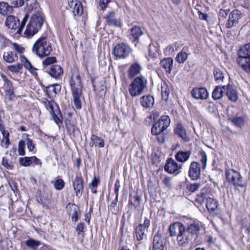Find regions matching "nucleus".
Returning <instances> with one entry per match:
<instances>
[{
	"label": "nucleus",
	"mask_w": 250,
	"mask_h": 250,
	"mask_svg": "<svg viewBox=\"0 0 250 250\" xmlns=\"http://www.w3.org/2000/svg\"><path fill=\"white\" fill-rule=\"evenodd\" d=\"M199 153L201 157L200 161L202 164V168L203 169H205L207 166V156L206 152L203 150H201Z\"/></svg>",
	"instance_id": "nucleus-48"
},
{
	"label": "nucleus",
	"mask_w": 250,
	"mask_h": 250,
	"mask_svg": "<svg viewBox=\"0 0 250 250\" xmlns=\"http://www.w3.org/2000/svg\"><path fill=\"white\" fill-rule=\"evenodd\" d=\"M74 105L77 109H81L82 108V104L81 98L82 96H72Z\"/></svg>",
	"instance_id": "nucleus-56"
},
{
	"label": "nucleus",
	"mask_w": 250,
	"mask_h": 250,
	"mask_svg": "<svg viewBox=\"0 0 250 250\" xmlns=\"http://www.w3.org/2000/svg\"><path fill=\"white\" fill-rule=\"evenodd\" d=\"M141 198L138 195H135L134 197L130 196L129 200V204H131L133 206L136 208L139 206L140 203Z\"/></svg>",
	"instance_id": "nucleus-50"
},
{
	"label": "nucleus",
	"mask_w": 250,
	"mask_h": 250,
	"mask_svg": "<svg viewBox=\"0 0 250 250\" xmlns=\"http://www.w3.org/2000/svg\"><path fill=\"white\" fill-rule=\"evenodd\" d=\"M147 80L142 75L135 78L128 87V91L132 97L142 94L144 90L147 88Z\"/></svg>",
	"instance_id": "nucleus-4"
},
{
	"label": "nucleus",
	"mask_w": 250,
	"mask_h": 250,
	"mask_svg": "<svg viewBox=\"0 0 250 250\" xmlns=\"http://www.w3.org/2000/svg\"><path fill=\"white\" fill-rule=\"evenodd\" d=\"M206 207L209 212H213L218 208V202L213 198L208 197L206 199Z\"/></svg>",
	"instance_id": "nucleus-37"
},
{
	"label": "nucleus",
	"mask_w": 250,
	"mask_h": 250,
	"mask_svg": "<svg viewBox=\"0 0 250 250\" xmlns=\"http://www.w3.org/2000/svg\"><path fill=\"white\" fill-rule=\"evenodd\" d=\"M43 21L44 19L42 13L38 10L36 11L31 16L29 23L26 26L24 32V36L28 38L33 37L41 29Z\"/></svg>",
	"instance_id": "nucleus-2"
},
{
	"label": "nucleus",
	"mask_w": 250,
	"mask_h": 250,
	"mask_svg": "<svg viewBox=\"0 0 250 250\" xmlns=\"http://www.w3.org/2000/svg\"><path fill=\"white\" fill-rule=\"evenodd\" d=\"M19 164L21 166L25 167H29L32 165H33L34 166L36 165L39 166L41 167L42 163L39 159L34 156L20 158Z\"/></svg>",
	"instance_id": "nucleus-13"
},
{
	"label": "nucleus",
	"mask_w": 250,
	"mask_h": 250,
	"mask_svg": "<svg viewBox=\"0 0 250 250\" xmlns=\"http://www.w3.org/2000/svg\"><path fill=\"white\" fill-rule=\"evenodd\" d=\"M84 226L85 224L84 222H81L77 225L76 228V230L78 235H80L82 232H83Z\"/></svg>",
	"instance_id": "nucleus-62"
},
{
	"label": "nucleus",
	"mask_w": 250,
	"mask_h": 250,
	"mask_svg": "<svg viewBox=\"0 0 250 250\" xmlns=\"http://www.w3.org/2000/svg\"><path fill=\"white\" fill-rule=\"evenodd\" d=\"M27 146L29 151H33L35 148V144L31 139L27 138Z\"/></svg>",
	"instance_id": "nucleus-60"
},
{
	"label": "nucleus",
	"mask_w": 250,
	"mask_h": 250,
	"mask_svg": "<svg viewBox=\"0 0 250 250\" xmlns=\"http://www.w3.org/2000/svg\"><path fill=\"white\" fill-rule=\"evenodd\" d=\"M10 44H11L13 45V48L17 52H18L19 53H23V52L24 51V47H23L22 46H21L20 45H19L18 44H17V43H15V42L12 43L11 42Z\"/></svg>",
	"instance_id": "nucleus-59"
},
{
	"label": "nucleus",
	"mask_w": 250,
	"mask_h": 250,
	"mask_svg": "<svg viewBox=\"0 0 250 250\" xmlns=\"http://www.w3.org/2000/svg\"><path fill=\"white\" fill-rule=\"evenodd\" d=\"M234 108L232 107L228 110V115L229 116L228 120L235 126L238 128H242L244 126L245 121V118L243 116H234L230 114V112H232V109Z\"/></svg>",
	"instance_id": "nucleus-20"
},
{
	"label": "nucleus",
	"mask_w": 250,
	"mask_h": 250,
	"mask_svg": "<svg viewBox=\"0 0 250 250\" xmlns=\"http://www.w3.org/2000/svg\"><path fill=\"white\" fill-rule=\"evenodd\" d=\"M182 165L179 166L177 163L171 158L167 160V163L164 167L165 170L170 174H179Z\"/></svg>",
	"instance_id": "nucleus-12"
},
{
	"label": "nucleus",
	"mask_w": 250,
	"mask_h": 250,
	"mask_svg": "<svg viewBox=\"0 0 250 250\" xmlns=\"http://www.w3.org/2000/svg\"><path fill=\"white\" fill-rule=\"evenodd\" d=\"M28 13H29L26 12V14L25 15L24 18L21 21V22L20 23V27L16 32L17 34L20 35L21 33L22 30L25 26L26 22L29 18Z\"/></svg>",
	"instance_id": "nucleus-47"
},
{
	"label": "nucleus",
	"mask_w": 250,
	"mask_h": 250,
	"mask_svg": "<svg viewBox=\"0 0 250 250\" xmlns=\"http://www.w3.org/2000/svg\"><path fill=\"white\" fill-rule=\"evenodd\" d=\"M143 34V31L141 27L137 25H135L129 30L128 38L132 42H138L139 38Z\"/></svg>",
	"instance_id": "nucleus-18"
},
{
	"label": "nucleus",
	"mask_w": 250,
	"mask_h": 250,
	"mask_svg": "<svg viewBox=\"0 0 250 250\" xmlns=\"http://www.w3.org/2000/svg\"><path fill=\"white\" fill-rule=\"evenodd\" d=\"M236 62L247 73H250V42L241 46L238 52Z\"/></svg>",
	"instance_id": "nucleus-3"
},
{
	"label": "nucleus",
	"mask_w": 250,
	"mask_h": 250,
	"mask_svg": "<svg viewBox=\"0 0 250 250\" xmlns=\"http://www.w3.org/2000/svg\"><path fill=\"white\" fill-rule=\"evenodd\" d=\"M1 78L4 83V87L6 94L10 97V99L15 97L14 88L12 82L9 80L6 76L3 74L1 75Z\"/></svg>",
	"instance_id": "nucleus-22"
},
{
	"label": "nucleus",
	"mask_w": 250,
	"mask_h": 250,
	"mask_svg": "<svg viewBox=\"0 0 250 250\" xmlns=\"http://www.w3.org/2000/svg\"><path fill=\"white\" fill-rule=\"evenodd\" d=\"M91 141L89 142V146L92 147L95 145V146H98L100 147H103L104 146V140L100 137L95 135L92 134L90 137Z\"/></svg>",
	"instance_id": "nucleus-36"
},
{
	"label": "nucleus",
	"mask_w": 250,
	"mask_h": 250,
	"mask_svg": "<svg viewBox=\"0 0 250 250\" xmlns=\"http://www.w3.org/2000/svg\"><path fill=\"white\" fill-rule=\"evenodd\" d=\"M46 58L42 62V70H46V67L50 65L53 64L54 63L57 62V58L56 57H46Z\"/></svg>",
	"instance_id": "nucleus-43"
},
{
	"label": "nucleus",
	"mask_w": 250,
	"mask_h": 250,
	"mask_svg": "<svg viewBox=\"0 0 250 250\" xmlns=\"http://www.w3.org/2000/svg\"><path fill=\"white\" fill-rule=\"evenodd\" d=\"M51 77L54 79H58L63 74L62 68L58 65L53 64L49 69V70H45Z\"/></svg>",
	"instance_id": "nucleus-24"
},
{
	"label": "nucleus",
	"mask_w": 250,
	"mask_h": 250,
	"mask_svg": "<svg viewBox=\"0 0 250 250\" xmlns=\"http://www.w3.org/2000/svg\"><path fill=\"white\" fill-rule=\"evenodd\" d=\"M25 142L24 140H20L18 143V153L20 156H24L25 154Z\"/></svg>",
	"instance_id": "nucleus-49"
},
{
	"label": "nucleus",
	"mask_w": 250,
	"mask_h": 250,
	"mask_svg": "<svg viewBox=\"0 0 250 250\" xmlns=\"http://www.w3.org/2000/svg\"><path fill=\"white\" fill-rule=\"evenodd\" d=\"M71 206V207L73 211L72 214L71 220L72 222H76L79 219V213L80 212V209L79 207L76 205L75 204L69 203L68 206Z\"/></svg>",
	"instance_id": "nucleus-42"
},
{
	"label": "nucleus",
	"mask_w": 250,
	"mask_h": 250,
	"mask_svg": "<svg viewBox=\"0 0 250 250\" xmlns=\"http://www.w3.org/2000/svg\"><path fill=\"white\" fill-rule=\"evenodd\" d=\"M222 88L226 91V95L229 100L232 102H236L237 100V92L231 84H228L227 85L223 86Z\"/></svg>",
	"instance_id": "nucleus-25"
},
{
	"label": "nucleus",
	"mask_w": 250,
	"mask_h": 250,
	"mask_svg": "<svg viewBox=\"0 0 250 250\" xmlns=\"http://www.w3.org/2000/svg\"><path fill=\"white\" fill-rule=\"evenodd\" d=\"M11 41L7 39L3 35L0 34V49H3L9 46Z\"/></svg>",
	"instance_id": "nucleus-46"
},
{
	"label": "nucleus",
	"mask_w": 250,
	"mask_h": 250,
	"mask_svg": "<svg viewBox=\"0 0 250 250\" xmlns=\"http://www.w3.org/2000/svg\"><path fill=\"white\" fill-rule=\"evenodd\" d=\"M13 12V8L9 2L5 1L0 2V14L2 16H6L8 14L12 13Z\"/></svg>",
	"instance_id": "nucleus-33"
},
{
	"label": "nucleus",
	"mask_w": 250,
	"mask_h": 250,
	"mask_svg": "<svg viewBox=\"0 0 250 250\" xmlns=\"http://www.w3.org/2000/svg\"><path fill=\"white\" fill-rule=\"evenodd\" d=\"M188 176L193 181H196L200 178L201 177V166L200 163L193 161L191 163L189 170Z\"/></svg>",
	"instance_id": "nucleus-11"
},
{
	"label": "nucleus",
	"mask_w": 250,
	"mask_h": 250,
	"mask_svg": "<svg viewBox=\"0 0 250 250\" xmlns=\"http://www.w3.org/2000/svg\"><path fill=\"white\" fill-rule=\"evenodd\" d=\"M26 245L27 247L35 249L40 245V242L30 239L26 241Z\"/></svg>",
	"instance_id": "nucleus-55"
},
{
	"label": "nucleus",
	"mask_w": 250,
	"mask_h": 250,
	"mask_svg": "<svg viewBox=\"0 0 250 250\" xmlns=\"http://www.w3.org/2000/svg\"><path fill=\"white\" fill-rule=\"evenodd\" d=\"M115 11H109L104 17L107 24L109 26L121 27L122 22L120 20H117L116 17Z\"/></svg>",
	"instance_id": "nucleus-19"
},
{
	"label": "nucleus",
	"mask_w": 250,
	"mask_h": 250,
	"mask_svg": "<svg viewBox=\"0 0 250 250\" xmlns=\"http://www.w3.org/2000/svg\"><path fill=\"white\" fill-rule=\"evenodd\" d=\"M166 244V240L162 233L158 230L154 235L152 242V250H163Z\"/></svg>",
	"instance_id": "nucleus-10"
},
{
	"label": "nucleus",
	"mask_w": 250,
	"mask_h": 250,
	"mask_svg": "<svg viewBox=\"0 0 250 250\" xmlns=\"http://www.w3.org/2000/svg\"><path fill=\"white\" fill-rule=\"evenodd\" d=\"M118 201V198L116 197L115 199L111 202L110 205L108 207V210H110L112 214H115L116 213V207L117 205Z\"/></svg>",
	"instance_id": "nucleus-58"
},
{
	"label": "nucleus",
	"mask_w": 250,
	"mask_h": 250,
	"mask_svg": "<svg viewBox=\"0 0 250 250\" xmlns=\"http://www.w3.org/2000/svg\"><path fill=\"white\" fill-rule=\"evenodd\" d=\"M83 179L81 174H76V177L73 182V186L74 190L76 193L77 197L80 198L83 194Z\"/></svg>",
	"instance_id": "nucleus-14"
},
{
	"label": "nucleus",
	"mask_w": 250,
	"mask_h": 250,
	"mask_svg": "<svg viewBox=\"0 0 250 250\" xmlns=\"http://www.w3.org/2000/svg\"><path fill=\"white\" fill-rule=\"evenodd\" d=\"M135 229L136 237L138 241H141L146 237L145 229L142 228V226H137Z\"/></svg>",
	"instance_id": "nucleus-41"
},
{
	"label": "nucleus",
	"mask_w": 250,
	"mask_h": 250,
	"mask_svg": "<svg viewBox=\"0 0 250 250\" xmlns=\"http://www.w3.org/2000/svg\"><path fill=\"white\" fill-rule=\"evenodd\" d=\"M132 49L126 43H121L117 44L114 48V54L119 59H125L127 58Z\"/></svg>",
	"instance_id": "nucleus-8"
},
{
	"label": "nucleus",
	"mask_w": 250,
	"mask_h": 250,
	"mask_svg": "<svg viewBox=\"0 0 250 250\" xmlns=\"http://www.w3.org/2000/svg\"><path fill=\"white\" fill-rule=\"evenodd\" d=\"M191 153L190 151H184L180 150L176 153L175 157L177 161L181 163H185L189 159Z\"/></svg>",
	"instance_id": "nucleus-31"
},
{
	"label": "nucleus",
	"mask_w": 250,
	"mask_h": 250,
	"mask_svg": "<svg viewBox=\"0 0 250 250\" xmlns=\"http://www.w3.org/2000/svg\"><path fill=\"white\" fill-rule=\"evenodd\" d=\"M2 165L7 169H12L14 167L12 162H9L8 160L3 157L2 160Z\"/></svg>",
	"instance_id": "nucleus-57"
},
{
	"label": "nucleus",
	"mask_w": 250,
	"mask_h": 250,
	"mask_svg": "<svg viewBox=\"0 0 250 250\" xmlns=\"http://www.w3.org/2000/svg\"><path fill=\"white\" fill-rule=\"evenodd\" d=\"M177 240L179 246L185 247L187 246L190 241L193 240V239H192V237H190L188 233L187 232L185 228L184 231L180 233L179 237L177 238Z\"/></svg>",
	"instance_id": "nucleus-26"
},
{
	"label": "nucleus",
	"mask_w": 250,
	"mask_h": 250,
	"mask_svg": "<svg viewBox=\"0 0 250 250\" xmlns=\"http://www.w3.org/2000/svg\"><path fill=\"white\" fill-rule=\"evenodd\" d=\"M21 60L22 62L24 61V65L26 69H29L31 68L32 67H33L31 63L27 60V59L25 57H22L21 58Z\"/></svg>",
	"instance_id": "nucleus-64"
},
{
	"label": "nucleus",
	"mask_w": 250,
	"mask_h": 250,
	"mask_svg": "<svg viewBox=\"0 0 250 250\" xmlns=\"http://www.w3.org/2000/svg\"><path fill=\"white\" fill-rule=\"evenodd\" d=\"M49 108L51 110L53 119L55 123L60 126L62 124L63 117L59 106L56 104L55 106L51 104H49Z\"/></svg>",
	"instance_id": "nucleus-17"
},
{
	"label": "nucleus",
	"mask_w": 250,
	"mask_h": 250,
	"mask_svg": "<svg viewBox=\"0 0 250 250\" xmlns=\"http://www.w3.org/2000/svg\"><path fill=\"white\" fill-rule=\"evenodd\" d=\"M226 177L227 181L235 187H243L242 177L238 171L230 168L226 169Z\"/></svg>",
	"instance_id": "nucleus-6"
},
{
	"label": "nucleus",
	"mask_w": 250,
	"mask_h": 250,
	"mask_svg": "<svg viewBox=\"0 0 250 250\" xmlns=\"http://www.w3.org/2000/svg\"><path fill=\"white\" fill-rule=\"evenodd\" d=\"M174 132L180 137L185 142L189 141L184 126L181 124H178L174 128Z\"/></svg>",
	"instance_id": "nucleus-29"
},
{
	"label": "nucleus",
	"mask_w": 250,
	"mask_h": 250,
	"mask_svg": "<svg viewBox=\"0 0 250 250\" xmlns=\"http://www.w3.org/2000/svg\"><path fill=\"white\" fill-rule=\"evenodd\" d=\"M186 227L181 222H177L171 224L168 228L170 236L179 237L180 233L184 231Z\"/></svg>",
	"instance_id": "nucleus-16"
},
{
	"label": "nucleus",
	"mask_w": 250,
	"mask_h": 250,
	"mask_svg": "<svg viewBox=\"0 0 250 250\" xmlns=\"http://www.w3.org/2000/svg\"><path fill=\"white\" fill-rule=\"evenodd\" d=\"M224 90L222 88V86H216L213 91L212 94V97L214 100H218L222 97Z\"/></svg>",
	"instance_id": "nucleus-44"
},
{
	"label": "nucleus",
	"mask_w": 250,
	"mask_h": 250,
	"mask_svg": "<svg viewBox=\"0 0 250 250\" xmlns=\"http://www.w3.org/2000/svg\"><path fill=\"white\" fill-rule=\"evenodd\" d=\"M173 60L170 57L163 59L160 62V65L165 69L167 74H170L173 68Z\"/></svg>",
	"instance_id": "nucleus-28"
},
{
	"label": "nucleus",
	"mask_w": 250,
	"mask_h": 250,
	"mask_svg": "<svg viewBox=\"0 0 250 250\" xmlns=\"http://www.w3.org/2000/svg\"><path fill=\"white\" fill-rule=\"evenodd\" d=\"M52 44L46 36H41L34 43L32 52L40 58L49 56L52 51Z\"/></svg>",
	"instance_id": "nucleus-1"
},
{
	"label": "nucleus",
	"mask_w": 250,
	"mask_h": 250,
	"mask_svg": "<svg viewBox=\"0 0 250 250\" xmlns=\"http://www.w3.org/2000/svg\"><path fill=\"white\" fill-rule=\"evenodd\" d=\"M187 232L188 233L192 239L195 242L199 237L200 231V225L198 223H193L188 225L186 228Z\"/></svg>",
	"instance_id": "nucleus-15"
},
{
	"label": "nucleus",
	"mask_w": 250,
	"mask_h": 250,
	"mask_svg": "<svg viewBox=\"0 0 250 250\" xmlns=\"http://www.w3.org/2000/svg\"><path fill=\"white\" fill-rule=\"evenodd\" d=\"M242 17L241 12L238 9L232 10L229 15V19L225 24L226 28H231L235 26L239 22V20Z\"/></svg>",
	"instance_id": "nucleus-9"
},
{
	"label": "nucleus",
	"mask_w": 250,
	"mask_h": 250,
	"mask_svg": "<svg viewBox=\"0 0 250 250\" xmlns=\"http://www.w3.org/2000/svg\"><path fill=\"white\" fill-rule=\"evenodd\" d=\"M70 84L72 96H83L82 91L83 85L81 81L80 76L79 74L77 75L75 79H73L72 77L71 78Z\"/></svg>",
	"instance_id": "nucleus-7"
},
{
	"label": "nucleus",
	"mask_w": 250,
	"mask_h": 250,
	"mask_svg": "<svg viewBox=\"0 0 250 250\" xmlns=\"http://www.w3.org/2000/svg\"><path fill=\"white\" fill-rule=\"evenodd\" d=\"M142 69V66L137 62L132 64L128 71L129 78H133L140 73Z\"/></svg>",
	"instance_id": "nucleus-32"
},
{
	"label": "nucleus",
	"mask_w": 250,
	"mask_h": 250,
	"mask_svg": "<svg viewBox=\"0 0 250 250\" xmlns=\"http://www.w3.org/2000/svg\"><path fill=\"white\" fill-rule=\"evenodd\" d=\"M213 75L215 82L219 83L223 82L224 76L222 71L218 68H215L213 70Z\"/></svg>",
	"instance_id": "nucleus-45"
},
{
	"label": "nucleus",
	"mask_w": 250,
	"mask_h": 250,
	"mask_svg": "<svg viewBox=\"0 0 250 250\" xmlns=\"http://www.w3.org/2000/svg\"><path fill=\"white\" fill-rule=\"evenodd\" d=\"M111 0H100L99 6L102 10H104L107 7Z\"/></svg>",
	"instance_id": "nucleus-61"
},
{
	"label": "nucleus",
	"mask_w": 250,
	"mask_h": 250,
	"mask_svg": "<svg viewBox=\"0 0 250 250\" xmlns=\"http://www.w3.org/2000/svg\"><path fill=\"white\" fill-rule=\"evenodd\" d=\"M61 89V86L59 84H52L46 87L45 91L50 98H53L56 96Z\"/></svg>",
	"instance_id": "nucleus-27"
},
{
	"label": "nucleus",
	"mask_w": 250,
	"mask_h": 250,
	"mask_svg": "<svg viewBox=\"0 0 250 250\" xmlns=\"http://www.w3.org/2000/svg\"><path fill=\"white\" fill-rule=\"evenodd\" d=\"M68 133L71 134H72L73 136L79 135L80 134V129L77 127L76 125H74L73 127L70 130Z\"/></svg>",
	"instance_id": "nucleus-63"
},
{
	"label": "nucleus",
	"mask_w": 250,
	"mask_h": 250,
	"mask_svg": "<svg viewBox=\"0 0 250 250\" xmlns=\"http://www.w3.org/2000/svg\"><path fill=\"white\" fill-rule=\"evenodd\" d=\"M3 60L8 63H12L17 61L18 57L17 53L13 51L4 52L3 55Z\"/></svg>",
	"instance_id": "nucleus-38"
},
{
	"label": "nucleus",
	"mask_w": 250,
	"mask_h": 250,
	"mask_svg": "<svg viewBox=\"0 0 250 250\" xmlns=\"http://www.w3.org/2000/svg\"><path fill=\"white\" fill-rule=\"evenodd\" d=\"M192 96L196 99H207L208 97V93L205 87L194 88L191 92Z\"/></svg>",
	"instance_id": "nucleus-21"
},
{
	"label": "nucleus",
	"mask_w": 250,
	"mask_h": 250,
	"mask_svg": "<svg viewBox=\"0 0 250 250\" xmlns=\"http://www.w3.org/2000/svg\"><path fill=\"white\" fill-rule=\"evenodd\" d=\"M11 6L14 7H20L22 6L24 3V0H8Z\"/></svg>",
	"instance_id": "nucleus-52"
},
{
	"label": "nucleus",
	"mask_w": 250,
	"mask_h": 250,
	"mask_svg": "<svg viewBox=\"0 0 250 250\" xmlns=\"http://www.w3.org/2000/svg\"><path fill=\"white\" fill-rule=\"evenodd\" d=\"M22 68V64L18 63L16 65H12L8 66V69L9 71L14 73H17Z\"/></svg>",
	"instance_id": "nucleus-54"
},
{
	"label": "nucleus",
	"mask_w": 250,
	"mask_h": 250,
	"mask_svg": "<svg viewBox=\"0 0 250 250\" xmlns=\"http://www.w3.org/2000/svg\"><path fill=\"white\" fill-rule=\"evenodd\" d=\"M25 2L26 4L25 11L27 13L37 10L40 7L38 0H25Z\"/></svg>",
	"instance_id": "nucleus-35"
},
{
	"label": "nucleus",
	"mask_w": 250,
	"mask_h": 250,
	"mask_svg": "<svg viewBox=\"0 0 250 250\" xmlns=\"http://www.w3.org/2000/svg\"><path fill=\"white\" fill-rule=\"evenodd\" d=\"M201 186L200 183L188 184L187 185V189L190 192H194L197 190Z\"/></svg>",
	"instance_id": "nucleus-53"
},
{
	"label": "nucleus",
	"mask_w": 250,
	"mask_h": 250,
	"mask_svg": "<svg viewBox=\"0 0 250 250\" xmlns=\"http://www.w3.org/2000/svg\"><path fill=\"white\" fill-rule=\"evenodd\" d=\"M5 25L9 29L18 30L20 27V21L17 17L9 15L6 19Z\"/></svg>",
	"instance_id": "nucleus-23"
},
{
	"label": "nucleus",
	"mask_w": 250,
	"mask_h": 250,
	"mask_svg": "<svg viewBox=\"0 0 250 250\" xmlns=\"http://www.w3.org/2000/svg\"><path fill=\"white\" fill-rule=\"evenodd\" d=\"M0 131L3 136V140L1 141V142H4V144L2 145V146L5 148H7L10 144L9 133L8 131L5 129L4 125L2 126L1 127V126L0 127Z\"/></svg>",
	"instance_id": "nucleus-40"
},
{
	"label": "nucleus",
	"mask_w": 250,
	"mask_h": 250,
	"mask_svg": "<svg viewBox=\"0 0 250 250\" xmlns=\"http://www.w3.org/2000/svg\"><path fill=\"white\" fill-rule=\"evenodd\" d=\"M170 120L168 116L163 115L156 122L151 128L152 135H158L164 132L170 125Z\"/></svg>",
	"instance_id": "nucleus-5"
},
{
	"label": "nucleus",
	"mask_w": 250,
	"mask_h": 250,
	"mask_svg": "<svg viewBox=\"0 0 250 250\" xmlns=\"http://www.w3.org/2000/svg\"><path fill=\"white\" fill-rule=\"evenodd\" d=\"M140 104L145 108L152 106L154 104V98L150 95L143 96L140 98Z\"/></svg>",
	"instance_id": "nucleus-30"
},
{
	"label": "nucleus",
	"mask_w": 250,
	"mask_h": 250,
	"mask_svg": "<svg viewBox=\"0 0 250 250\" xmlns=\"http://www.w3.org/2000/svg\"><path fill=\"white\" fill-rule=\"evenodd\" d=\"M65 183L62 179H57L54 183L55 188L57 190H62L64 187Z\"/></svg>",
	"instance_id": "nucleus-51"
},
{
	"label": "nucleus",
	"mask_w": 250,
	"mask_h": 250,
	"mask_svg": "<svg viewBox=\"0 0 250 250\" xmlns=\"http://www.w3.org/2000/svg\"><path fill=\"white\" fill-rule=\"evenodd\" d=\"M73 7H69L70 8L73 9V13L74 16H81L83 13V7L81 2L75 0V3H74Z\"/></svg>",
	"instance_id": "nucleus-39"
},
{
	"label": "nucleus",
	"mask_w": 250,
	"mask_h": 250,
	"mask_svg": "<svg viewBox=\"0 0 250 250\" xmlns=\"http://www.w3.org/2000/svg\"><path fill=\"white\" fill-rule=\"evenodd\" d=\"M188 50V47L185 46L182 50L175 57V61L179 63H183L187 60L188 54L187 52Z\"/></svg>",
	"instance_id": "nucleus-34"
}]
</instances>
